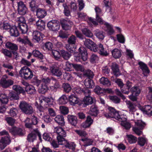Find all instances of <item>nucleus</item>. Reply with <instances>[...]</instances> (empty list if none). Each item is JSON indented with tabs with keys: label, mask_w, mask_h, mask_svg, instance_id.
<instances>
[{
	"label": "nucleus",
	"mask_w": 152,
	"mask_h": 152,
	"mask_svg": "<svg viewBox=\"0 0 152 152\" xmlns=\"http://www.w3.org/2000/svg\"><path fill=\"white\" fill-rule=\"evenodd\" d=\"M84 42L86 47L91 50L94 52H97L101 55L107 56L108 55L107 52L104 50L103 45L100 43L98 46L89 39H85Z\"/></svg>",
	"instance_id": "nucleus-1"
},
{
	"label": "nucleus",
	"mask_w": 152,
	"mask_h": 152,
	"mask_svg": "<svg viewBox=\"0 0 152 152\" xmlns=\"http://www.w3.org/2000/svg\"><path fill=\"white\" fill-rule=\"evenodd\" d=\"M109 112L108 113L104 114V115L107 118H114L118 121H126V119L124 115H121L120 112L117 110L114 107L108 106L107 108Z\"/></svg>",
	"instance_id": "nucleus-2"
},
{
	"label": "nucleus",
	"mask_w": 152,
	"mask_h": 152,
	"mask_svg": "<svg viewBox=\"0 0 152 152\" xmlns=\"http://www.w3.org/2000/svg\"><path fill=\"white\" fill-rule=\"evenodd\" d=\"M19 73L21 77L26 80H31L33 76L32 71L26 66L22 68Z\"/></svg>",
	"instance_id": "nucleus-3"
},
{
	"label": "nucleus",
	"mask_w": 152,
	"mask_h": 152,
	"mask_svg": "<svg viewBox=\"0 0 152 152\" xmlns=\"http://www.w3.org/2000/svg\"><path fill=\"white\" fill-rule=\"evenodd\" d=\"M19 106L22 112L26 114H31L33 112V109L32 106L25 101L20 102Z\"/></svg>",
	"instance_id": "nucleus-4"
},
{
	"label": "nucleus",
	"mask_w": 152,
	"mask_h": 152,
	"mask_svg": "<svg viewBox=\"0 0 152 152\" xmlns=\"http://www.w3.org/2000/svg\"><path fill=\"white\" fill-rule=\"evenodd\" d=\"M30 119L27 118L25 121V126L27 128L34 130V126H36L39 122L38 118L34 115L31 116V122H30Z\"/></svg>",
	"instance_id": "nucleus-5"
},
{
	"label": "nucleus",
	"mask_w": 152,
	"mask_h": 152,
	"mask_svg": "<svg viewBox=\"0 0 152 152\" xmlns=\"http://www.w3.org/2000/svg\"><path fill=\"white\" fill-rule=\"evenodd\" d=\"M66 136V132L63 128L61 127L58 126V145L66 144V140L64 137Z\"/></svg>",
	"instance_id": "nucleus-6"
},
{
	"label": "nucleus",
	"mask_w": 152,
	"mask_h": 152,
	"mask_svg": "<svg viewBox=\"0 0 152 152\" xmlns=\"http://www.w3.org/2000/svg\"><path fill=\"white\" fill-rule=\"evenodd\" d=\"M7 132L5 131L0 132V135H6V136L2 137L0 140V148L1 150H3L10 142V140L7 136Z\"/></svg>",
	"instance_id": "nucleus-7"
},
{
	"label": "nucleus",
	"mask_w": 152,
	"mask_h": 152,
	"mask_svg": "<svg viewBox=\"0 0 152 152\" xmlns=\"http://www.w3.org/2000/svg\"><path fill=\"white\" fill-rule=\"evenodd\" d=\"M79 53L77 56L76 60L81 61L82 60L85 61L87 59L88 53L86 49L84 47H80L78 49Z\"/></svg>",
	"instance_id": "nucleus-8"
},
{
	"label": "nucleus",
	"mask_w": 152,
	"mask_h": 152,
	"mask_svg": "<svg viewBox=\"0 0 152 152\" xmlns=\"http://www.w3.org/2000/svg\"><path fill=\"white\" fill-rule=\"evenodd\" d=\"M14 83L13 80L8 79L7 75H4L0 80V85L3 88H7L12 85Z\"/></svg>",
	"instance_id": "nucleus-9"
},
{
	"label": "nucleus",
	"mask_w": 152,
	"mask_h": 152,
	"mask_svg": "<svg viewBox=\"0 0 152 152\" xmlns=\"http://www.w3.org/2000/svg\"><path fill=\"white\" fill-rule=\"evenodd\" d=\"M18 12V13L21 15H24L28 13V10L26 5L21 1L17 3Z\"/></svg>",
	"instance_id": "nucleus-10"
},
{
	"label": "nucleus",
	"mask_w": 152,
	"mask_h": 152,
	"mask_svg": "<svg viewBox=\"0 0 152 152\" xmlns=\"http://www.w3.org/2000/svg\"><path fill=\"white\" fill-rule=\"evenodd\" d=\"M77 39H68V44L66 45V49L71 53L75 52L76 49L75 42Z\"/></svg>",
	"instance_id": "nucleus-11"
},
{
	"label": "nucleus",
	"mask_w": 152,
	"mask_h": 152,
	"mask_svg": "<svg viewBox=\"0 0 152 152\" xmlns=\"http://www.w3.org/2000/svg\"><path fill=\"white\" fill-rule=\"evenodd\" d=\"M93 103V99L89 96L85 97L83 100L80 101L79 106L82 107H86Z\"/></svg>",
	"instance_id": "nucleus-12"
},
{
	"label": "nucleus",
	"mask_w": 152,
	"mask_h": 152,
	"mask_svg": "<svg viewBox=\"0 0 152 152\" xmlns=\"http://www.w3.org/2000/svg\"><path fill=\"white\" fill-rule=\"evenodd\" d=\"M139 109L143 113L151 116L152 115V107L150 105L142 106L140 104L138 105Z\"/></svg>",
	"instance_id": "nucleus-13"
},
{
	"label": "nucleus",
	"mask_w": 152,
	"mask_h": 152,
	"mask_svg": "<svg viewBox=\"0 0 152 152\" xmlns=\"http://www.w3.org/2000/svg\"><path fill=\"white\" fill-rule=\"evenodd\" d=\"M10 132L14 135L22 136L24 135L25 132L22 129L17 127L12 128L10 130Z\"/></svg>",
	"instance_id": "nucleus-14"
},
{
	"label": "nucleus",
	"mask_w": 152,
	"mask_h": 152,
	"mask_svg": "<svg viewBox=\"0 0 152 152\" xmlns=\"http://www.w3.org/2000/svg\"><path fill=\"white\" fill-rule=\"evenodd\" d=\"M138 64L142 70L143 74L145 76H147L150 72V71L147 65L141 61H139Z\"/></svg>",
	"instance_id": "nucleus-15"
},
{
	"label": "nucleus",
	"mask_w": 152,
	"mask_h": 152,
	"mask_svg": "<svg viewBox=\"0 0 152 152\" xmlns=\"http://www.w3.org/2000/svg\"><path fill=\"white\" fill-rule=\"evenodd\" d=\"M132 82L129 80H127L126 83L124 84V86L121 89V91L124 94H128L132 86Z\"/></svg>",
	"instance_id": "nucleus-16"
},
{
	"label": "nucleus",
	"mask_w": 152,
	"mask_h": 152,
	"mask_svg": "<svg viewBox=\"0 0 152 152\" xmlns=\"http://www.w3.org/2000/svg\"><path fill=\"white\" fill-rule=\"evenodd\" d=\"M47 27L49 29L53 31H56L57 29V20H52L48 23Z\"/></svg>",
	"instance_id": "nucleus-17"
},
{
	"label": "nucleus",
	"mask_w": 152,
	"mask_h": 152,
	"mask_svg": "<svg viewBox=\"0 0 152 152\" xmlns=\"http://www.w3.org/2000/svg\"><path fill=\"white\" fill-rule=\"evenodd\" d=\"M69 100L72 105L77 104L79 105L80 100L76 96L75 94H71L69 96Z\"/></svg>",
	"instance_id": "nucleus-18"
},
{
	"label": "nucleus",
	"mask_w": 152,
	"mask_h": 152,
	"mask_svg": "<svg viewBox=\"0 0 152 152\" xmlns=\"http://www.w3.org/2000/svg\"><path fill=\"white\" fill-rule=\"evenodd\" d=\"M67 118L69 124L74 126H76L78 120L76 116L68 115L67 116Z\"/></svg>",
	"instance_id": "nucleus-19"
},
{
	"label": "nucleus",
	"mask_w": 152,
	"mask_h": 152,
	"mask_svg": "<svg viewBox=\"0 0 152 152\" xmlns=\"http://www.w3.org/2000/svg\"><path fill=\"white\" fill-rule=\"evenodd\" d=\"M93 119L90 116L88 115L87 117L85 122L83 124V127L84 128H88L93 124Z\"/></svg>",
	"instance_id": "nucleus-20"
},
{
	"label": "nucleus",
	"mask_w": 152,
	"mask_h": 152,
	"mask_svg": "<svg viewBox=\"0 0 152 152\" xmlns=\"http://www.w3.org/2000/svg\"><path fill=\"white\" fill-rule=\"evenodd\" d=\"M111 69L114 75L118 77L120 75L118 65L115 63H112L111 66Z\"/></svg>",
	"instance_id": "nucleus-21"
},
{
	"label": "nucleus",
	"mask_w": 152,
	"mask_h": 152,
	"mask_svg": "<svg viewBox=\"0 0 152 152\" xmlns=\"http://www.w3.org/2000/svg\"><path fill=\"white\" fill-rule=\"evenodd\" d=\"M84 84L86 87L88 88H92L95 85L92 79L89 78L86 79L84 80Z\"/></svg>",
	"instance_id": "nucleus-22"
},
{
	"label": "nucleus",
	"mask_w": 152,
	"mask_h": 152,
	"mask_svg": "<svg viewBox=\"0 0 152 152\" xmlns=\"http://www.w3.org/2000/svg\"><path fill=\"white\" fill-rule=\"evenodd\" d=\"M99 113L97 106L95 105H92L89 111V113L92 116L96 117Z\"/></svg>",
	"instance_id": "nucleus-23"
},
{
	"label": "nucleus",
	"mask_w": 152,
	"mask_h": 152,
	"mask_svg": "<svg viewBox=\"0 0 152 152\" xmlns=\"http://www.w3.org/2000/svg\"><path fill=\"white\" fill-rule=\"evenodd\" d=\"M95 10L96 14V20L100 24L103 23L104 21L99 16V15L101 14L102 10L98 7H96Z\"/></svg>",
	"instance_id": "nucleus-24"
},
{
	"label": "nucleus",
	"mask_w": 152,
	"mask_h": 152,
	"mask_svg": "<svg viewBox=\"0 0 152 152\" xmlns=\"http://www.w3.org/2000/svg\"><path fill=\"white\" fill-rule=\"evenodd\" d=\"M35 11L36 12V15L39 18H43L46 15V12L43 9L38 8Z\"/></svg>",
	"instance_id": "nucleus-25"
},
{
	"label": "nucleus",
	"mask_w": 152,
	"mask_h": 152,
	"mask_svg": "<svg viewBox=\"0 0 152 152\" xmlns=\"http://www.w3.org/2000/svg\"><path fill=\"white\" fill-rule=\"evenodd\" d=\"M111 53L113 57L115 59L119 58L121 56V50L117 48L113 50Z\"/></svg>",
	"instance_id": "nucleus-26"
},
{
	"label": "nucleus",
	"mask_w": 152,
	"mask_h": 152,
	"mask_svg": "<svg viewBox=\"0 0 152 152\" xmlns=\"http://www.w3.org/2000/svg\"><path fill=\"white\" fill-rule=\"evenodd\" d=\"M58 54L62 57L65 59H68L70 57V54L67 51L65 50H61L60 51H58Z\"/></svg>",
	"instance_id": "nucleus-27"
},
{
	"label": "nucleus",
	"mask_w": 152,
	"mask_h": 152,
	"mask_svg": "<svg viewBox=\"0 0 152 152\" xmlns=\"http://www.w3.org/2000/svg\"><path fill=\"white\" fill-rule=\"evenodd\" d=\"M36 24L37 28L41 31L44 30L45 27V22L42 20L39 19V20L36 21Z\"/></svg>",
	"instance_id": "nucleus-28"
},
{
	"label": "nucleus",
	"mask_w": 152,
	"mask_h": 152,
	"mask_svg": "<svg viewBox=\"0 0 152 152\" xmlns=\"http://www.w3.org/2000/svg\"><path fill=\"white\" fill-rule=\"evenodd\" d=\"M18 28L23 34H25L28 31L27 26L25 23H18Z\"/></svg>",
	"instance_id": "nucleus-29"
},
{
	"label": "nucleus",
	"mask_w": 152,
	"mask_h": 152,
	"mask_svg": "<svg viewBox=\"0 0 152 152\" xmlns=\"http://www.w3.org/2000/svg\"><path fill=\"white\" fill-rule=\"evenodd\" d=\"M5 46L7 48L11 49L12 51L18 50V45L11 42H7Z\"/></svg>",
	"instance_id": "nucleus-30"
},
{
	"label": "nucleus",
	"mask_w": 152,
	"mask_h": 152,
	"mask_svg": "<svg viewBox=\"0 0 152 152\" xmlns=\"http://www.w3.org/2000/svg\"><path fill=\"white\" fill-rule=\"evenodd\" d=\"M12 27L11 25L8 22L4 21L0 23V28L1 29L10 30Z\"/></svg>",
	"instance_id": "nucleus-31"
},
{
	"label": "nucleus",
	"mask_w": 152,
	"mask_h": 152,
	"mask_svg": "<svg viewBox=\"0 0 152 152\" xmlns=\"http://www.w3.org/2000/svg\"><path fill=\"white\" fill-rule=\"evenodd\" d=\"M105 25L106 28V31L107 33L111 35L113 34L114 32V31L113 28L112 26L107 22H104V21L103 23Z\"/></svg>",
	"instance_id": "nucleus-32"
},
{
	"label": "nucleus",
	"mask_w": 152,
	"mask_h": 152,
	"mask_svg": "<svg viewBox=\"0 0 152 152\" xmlns=\"http://www.w3.org/2000/svg\"><path fill=\"white\" fill-rule=\"evenodd\" d=\"M1 52L6 57L10 58H12V51H10L6 49H3Z\"/></svg>",
	"instance_id": "nucleus-33"
},
{
	"label": "nucleus",
	"mask_w": 152,
	"mask_h": 152,
	"mask_svg": "<svg viewBox=\"0 0 152 152\" xmlns=\"http://www.w3.org/2000/svg\"><path fill=\"white\" fill-rule=\"evenodd\" d=\"M130 90L132 93L138 96L140 94L141 91L138 86H135L132 87L131 88Z\"/></svg>",
	"instance_id": "nucleus-34"
},
{
	"label": "nucleus",
	"mask_w": 152,
	"mask_h": 152,
	"mask_svg": "<svg viewBox=\"0 0 152 152\" xmlns=\"http://www.w3.org/2000/svg\"><path fill=\"white\" fill-rule=\"evenodd\" d=\"M10 33L11 36L15 37H17L19 35V33L15 26H13L10 30Z\"/></svg>",
	"instance_id": "nucleus-35"
},
{
	"label": "nucleus",
	"mask_w": 152,
	"mask_h": 152,
	"mask_svg": "<svg viewBox=\"0 0 152 152\" xmlns=\"http://www.w3.org/2000/svg\"><path fill=\"white\" fill-rule=\"evenodd\" d=\"M12 88L18 94H20V93L24 94L25 93L24 90L19 85H13L12 86Z\"/></svg>",
	"instance_id": "nucleus-36"
},
{
	"label": "nucleus",
	"mask_w": 152,
	"mask_h": 152,
	"mask_svg": "<svg viewBox=\"0 0 152 152\" xmlns=\"http://www.w3.org/2000/svg\"><path fill=\"white\" fill-rule=\"evenodd\" d=\"M126 136L127 140L130 144L135 143L137 141V138L132 134H127Z\"/></svg>",
	"instance_id": "nucleus-37"
},
{
	"label": "nucleus",
	"mask_w": 152,
	"mask_h": 152,
	"mask_svg": "<svg viewBox=\"0 0 152 152\" xmlns=\"http://www.w3.org/2000/svg\"><path fill=\"white\" fill-rule=\"evenodd\" d=\"M94 91L97 94L100 95H102L105 93L104 89L98 86L95 87Z\"/></svg>",
	"instance_id": "nucleus-38"
},
{
	"label": "nucleus",
	"mask_w": 152,
	"mask_h": 152,
	"mask_svg": "<svg viewBox=\"0 0 152 152\" xmlns=\"http://www.w3.org/2000/svg\"><path fill=\"white\" fill-rule=\"evenodd\" d=\"M51 79L49 77H43L41 80L38 79H36V82L37 83V86H38L40 84L41 81L44 83L45 84H48L50 83Z\"/></svg>",
	"instance_id": "nucleus-39"
},
{
	"label": "nucleus",
	"mask_w": 152,
	"mask_h": 152,
	"mask_svg": "<svg viewBox=\"0 0 152 152\" xmlns=\"http://www.w3.org/2000/svg\"><path fill=\"white\" fill-rule=\"evenodd\" d=\"M100 83L106 86H109L111 85L110 81L107 78L102 77L100 79Z\"/></svg>",
	"instance_id": "nucleus-40"
},
{
	"label": "nucleus",
	"mask_w": 152,
	"mask_h": 152,
	"mask_svg": "<svg viewBox=\"0 0 152 152\" xmlns=\"http://www.w3.org/2000/svg\"><path fill=\"white\" fill-rule=\"evenodd\" d=\"M26 91L29 94H34L35 93L36 90L34 87L31 85L25 87Z\"/></svg>",
	"instance_id": "nucleus-41"
},
{
	"label": "nucleus",
	"mask_w": 152,
	"mask_h": 152,
	"mask_svg": "<svg viewBox=\"0 0 152 152\" xmlns=\"http://www.w3.org/2000/svg\"><path fill=\"white\" fill-rule=\"evenodd\" d=\"M68 101V99L65 95H62L58 100L59 104H65Z\"/></svg>",
	"instance_id": "nucleus-42"
},
{
	"label": "nucleus",
	"mask_w": 152,
	"mask_h": 152,
	"mask_svg": "<svg viewBox=\"0 0 152 152\" xmlns=\"http://www.w3.org/2000/svg\"><path fill=\"white\" fill-rule=\"evenodd\" d=\"M127 104L130 112L133 113L136 111V105L135 104L129 101L127 103Z\"/></svg>",
	"instance_id": "nucleus-43"
},
{
	"label": "nucleus",
	"mask_w": 152,
	"mask_h": 152,
	"mask_svg": "<svg viewBox=\"0 0 152 152\" xmlns=\"http://www.w3.org/2000/svg\"><path fill=\"white\" fill-rule=\"evenodd\" d=\"M32 54L34 57H37L40 59L42 60L44 58V56L38 50H34L32 52Z\"/></svg>",
	"instance_id": "nucleus-44"
},
{
	"label": "nucleus",
	"mask_w": 152,
	"mask_h": 152,
	"mask_svg": "<svg viewBox=\"0 0 152 152\" xmlns=\"http://www.w3.org/2000/svg\"><path fill=\"white\" fill-rule=\"evenodd\" d=\"M60 23L62 25L63 28L65 30L69 29V25H67V20L61 19L60 20Z\"/></svg>",
	"instance_id": "nucleus-45"
},
{
	"label": "nucleus",
	"mask_w": 152,
	"mask_h": 152,
	"mask_svg": "<svg viewBox=\"0 0 152 152\" xmlns=\"http://www.w3.org/2000/svg\"><path fill=\"white\" fill-rule=\"evenodd\" d=\"M50 70L52 75L57 76V65L53 64L50 67Z\"/></svg>",
	"instance_id": "nucleus-46"
},
{
	"label": "nucleus",
	"mask_w": 152,
	"mask_h": 152,
	"mask_svg": "<svg viewBox=\"0 0 152 152\" xmlns=\"http://www.w3.org/2000/svg\"><path fill=\"white\" fill-rule=\"evenodd\" d=\"M59 111L61 114L64 115L68 114L69 112L68 107L64 106H61L59 107Z\"/></svg>",
	"instance_id": "nucleus-47"
},
{
	"label": "nucleus",
	"mask_w": 152,
	"mask_h": 152,
	"mask_svg": "<svg viewBox=\"0 0 152 152\" xmlns=\"http://www.w3.org/2000/svg\"><path fill=\"white\" fill-rule=\"evenodd\" d=\"M126 119V121H118L120 122H121V125L122 126H124L126 130L129 129L131 128L130 124L126 121L127 118L125 117Z\"/></svg>",
	"instance_id": "nucleus-48"
},
{
	"label": "nucleus",
	"mask_w": 152,
	"mask_h": 152,
	"mask_svg": "<svg viewBox=\"0 0 152 152\" xmlns=\"http://www.w3.org/2000/svg\"><path fill=\"white\" fill-rule=\"evenodd\" d=\"M30 7L31 8L32 11L34 12L35 11L38 7V5L36 4L35 1L32 0L29 2Z\"/></svg>",
	"instance_id": "nucleus-49"
},
{
	"label": "nucleus",
	"mask_w": 152,
	"mask_h": 152,
	"mask_svg": "<svg viewBox=\"0 0 152 152\" xmlns=\"http://www.w3.org/2000/svg\"><path fill=\"white\" fill-rule=\"evenodd\" d=\"M58 124L61 126L65 125V122L64 116L63 115H58Z\"/></svg>",
	"instance_id": "nucleus-50"
},
{
	"label": "nucleus",
	"mask_w": 152,
	"mask_h": 152,
	"mask_svg": "<svg viewBox=\"0 0 152 152\" xmlns=\"http://www.w3.org/2000/svg\"><path fill=\"white\" fill-rule=\"evenodd\" d=\"M32 36L34 38H43L45 37L43 34L37 31H34L33 33Z\"/></svg>",
	"instance_id": "nucleus-51"
},
{
	"label": "nucleus",
	"mask_w": 152,
	"mask_h": 152,
	"mask_svg": "<svg viewBox=\"0 0 152 152\" xmlns=\"http://www.w3.org/2000/svg\"><path fill=\"white\" fill-rule=\"evenodd\" d=\"M84 75L87 77V78L92 79L94 77V75L91 70L88 69L86 70L84 72Z\"/></svg>",
	"instance_id": "nucleus-52"
},
{
	"label": "nucleus",
	"mask_w": 152,
	"mask_h": 152,
	"mask_svg": "<svg viewBox=\"0 0 152 152\" xmlns=\"http://www.w3.org/2000/svg\"><path fill=\"white\" fill-rule=\"evenodd\" d=\"M135 125L140 129H143L145 125V123L141 120H137L135 122Z\"/></svg>",
	"instance_id": "nucleus-53"
},
{
	"label": "nucleus",
	"mask_w": 152,
	"mask_h": 152,
	"mask_svg": "<svg viewBox=\"0 0 152 152\" xmlns=\"http://www.w3.org/2000/svg\"><path fill=\"white\" fill-rule=\"evenodd\" d=\"M48 89V87L45 84H42L41 87L39 89L38 91L40 93L44 94L47 91Z\"/></svg>",
	"instance_id": "nucleus-54"
},
{
	"label": "nucleus",
	"mask_w": 152,
	"mask_h": 152,
	"mask_svg": "<svg viewBox=\"0 0 152 152\" xmlns=\"http://www.w3.org/2000/svg\"><path fill=\"white\" fill-rule=\"evenodd\" d=\"M8 101L7 96L6 94H1L0 95V101L3 103L6 104Z\"/></svg>",
	"instance_id": "nucleus-55"
},
{
	"label": "nucleus",
	"mask_w": 152,
	"mask_h": 152,
	"mask_svg": "<svg viewBox=\"0 0 152 152\" xmlns=\"http://www.w3.org/2000/svg\"><path fill=\"white\" fill-rule=\"evenodd\" d=\"M17 41L22 44H24L25 45L28 44L30 46H32V44L28 39H18Z\"/></svg>",
	"instance_id": "nucleus-56"
},
{
	"label": "nucleus",
	"mask_w": 152,
	"mask_h": 152,
	"mask_svg": "<svg viewBox=\"0 0 152 152\" xmlns=\"http://www.w3.org/2000/svg\"><path fill=\"white\" fill-rule=\"evenodd\" d=\"M83 34L88 37H92L93 36L92 33L87 28H84L82 29Z\"/></svg>",
	"instance_id": "nucleus-57"
},
{
	"label": "nucleus",
	"mask_w": 152,
	"mask_h": 152,
	"mask_svg": "<svg viewBox=\"0 0 152 152\" xmlns=\"http://www.w3.org/2000/svg\"><path fill=\"white\" fill-rule=\"evenodd\" d=\"M62 87L64 89V91L67 93L69 92L71 90V88L70 84L68 83L63 84Z\"/></svg>",
	"instance_id": "nucleus-58"
},
{
	"label": "nucleus",
	"mask_w": 152,
	"mask_h": 152,
	"mask_svg": "<svg viewBox=\"0 0 152 152\" xmlns=\"http://www.w3.org/2000/svg\"><path fill=\"white\" fill-rule=\"evenodd\" d=\"M115 83L118 86V87L120 88L121 89L124 86V84L123 83L122 80L120 79L117 78L115 80Z\"/></svg>",
	"instance_id": "nucleus-59"
},
{
	"label": "nucleus",
	"mask_w": 152,
	"mask_h": 152,
	"mask_svg": "<svg viewBox=\"0 0 152 152\" xmlns=\"http://www.w3.org/2000/svg\"><path fill=\"white\" fill-rule=\"evenodd\" d=\"M36 139V136L35 134L31 133L29 134L27 137V140L29 142H33Z\"/></svg>",
	"instance_id": "nucleus-60"
},
{
	"label": "nucleus",
	"mask_w": 152,
	"mask_h": 152,
	"mask_svg": "<svg viewBox=\"0 0 152 152\" xmlns=\"http://www.w3.org/2000/svg\"><path fill=\"white\" fill-rule=\"evenodd\" d=\"M18 94L15 92L11 93L10 94V100H18L19 99Z\"/></svg>",
	"instance_id": "nucleus-61"
},
{
	"label": "nucleus",
	"mask_w": 152,
	"mask_h": 152,
	"mask_svg": "<svg viewBox=\"0 0 152 152\" xmlns=\"http://www.w3.org/2000/svg\"><path fill=\"white\" fill-rule=\"evenodd\" d=\"M5 120L7 123L11 126L13 125L15 122V119L10 117H7L5 118Z\"/></svg>",
	"instance_id": "nucleus-62"
},
{
	"label": "nucleus",
	"mask_w": 152,
	"mask_h": 152,
	"mask_svg": "<svg viewBox=\"0 0 152 152\" xmlns=\"http://www.w3.org/2000/svg\"><path fill=\"white\" fill-rule=\"evenodd\" d=\"M146 142V139L142 137H139L138 138V143L141 146H142L145 145Z\"/></svg>",
	"instance_id": "nucleus-63"
},
{
	"label": "nucleus",
	"mask_w": 152,
	"mask_h": 152,
	"mask_svg": "<svg viewBox=\"0 0 152 152\" xmlns=\"http://www.w3.org/2000/svg\"><path fill=\"white\" fill-rule=\"evenodd\" d=\"M95 34L96 37L98 38H104L105 37V34L104 32L98 30L96 31Z\"/></svg>",
	"instance_id": "nucleus-64"
}]
</instances>
